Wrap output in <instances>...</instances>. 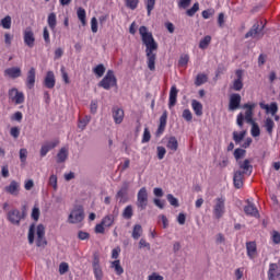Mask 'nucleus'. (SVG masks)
Wrapping results in <instances>:
<instances>
[{
    "instance_id": "393cba45",
    "label": "nucleus",
    "mask_w": 280,
    "mask_h": 280,
    "mask_svg": "<svg viewBox=\"0 0 280 280\" xmlns=\"http://www.w3.org/2000/svg\"><path fill=\"white\" fill-rule=\"evenodd\" d=\"M166 126H167V113H164L160 117V125H159L158 130L155 132L156 137H161V135H163V132H165Z\"/></svg>"
},
{
    "instance_id": "412c9836",
    "label": "nucleus",
    "mask_w": 280,
    "mask_h": 280,
    "mask_svg": "<svg viewBox=\"0 0 280 280\" xmlns=\"http://www.w3.org/2000/svg\"><path fill=\"white\" fill-rule=\"evenodd\" d=\"M58 143H60V141L55 140L43 144L40 148V156H47L48 152H50V150H54V148H56Z\"/></svg>"
},
{
    "instance_id": "49530a36",
    "label": "nucleus",
    "mask_w": 280,
    "mask_h": 280,
    "mask_svg": "<svg viewBox=\"0 0 280 280\" xmlns=\"http://www.w3.org/2000/svg\"><path fill=\"white\" fill-rule=\"evenodd\" d=\"M200 10V4L196 2L190 9L186 11L187 16H194Z\"/></svg>"
},
{
    "instance_id": "e2e57ef3",
    "label": "nucleus",
    "mask_w": 280,
    "mask_h": 280,
    "mask_svg": "<svg viewBox=\"0 0 280 280\" xmlns=\"http://www.w3.org/2000/svg\"><path fill=\"white\" fill-rule=\"evenodd\" d=\"M43 38H44L46 45H49V43H51V38L49 37V30L47 28V26L44 27Z\"/></svg>"
},
{
    "instance_id": "e433bc0d",
    "label": "nucleus",
    "mask_w": 280,
    "mask_h": 280,
    "mask_svg": "<svg viewBox=\"0 0 280 280\" xmlns=\"http://www.w3.org/2000/svg\"><path fill=\"white\" fill-rule=\"evenodd\" d=\"M0 25L3 27V30H10V27H12V18L10 15L4 16L0 21Z\"/></svg>"
},
{
    "instance_id": "69168bd1",
    "label": "nucleus",
    "mask_w": 280,
    "mask_h": 280,
    "mask_svg": "<svg viewBox=\"0 0 280 280\" xmlns=\"http://www.w3.org/2000/svg\"><path fill=\"white\" fill-rule=\"evenodd\" d=\"M20 161L25 163L27 161V149H20Z\"/></svg>"
},
{
    "instance_id": "4be33fe9",
    "label": "nucleus",
    "mask_w": 280,
    "mask_h": 280,
    "mask_svg": "<svg viewBox=\"0 0 280 280\" xmlns=\"http://www.w3.org/2000/svg\"><path fill=\"white\" fill-rule=\"evenodd\" d=\"M244 212L247 215H250V218H259V210H257V207H255V203H252L249 201L244 207Z\"/></svg>"
},
{
    "instance_id": "5701e85b",
    "label": "nucleus",
    "mask_w": 280,
    "mask_h": 280,
    "mask_svg": "<svg viewBox=\"0 0 280 280\" xmlns=\"http://www.w3.org/2000/svg\"><path fill=\"white\" fill-rule=\"evenodd\" d=\"M177 97L178 89L176 88V85H172L168 96V108H173V106H176Z\"/></svg>"
},
{
    "instance_id": "f8f14e48",
    "label": "nucleus",
    "mask_w": 280,
    "mask_h": 280,
    "mask_svg": "<svg viewBox=\"0 0 280 280\" xmlns=\"http://www.w3.org/2000/svg\"><path fill=\"white\" fill-rule=\"evenodd\" d=\"M236 79L233 81L232 89L233 91H242L244 89V71L236 70L235 71Z\"/></svg>"
},
{
    "instance_id": "9b49d317",
    "label": "nucleus",
    "mask_w": 280,
    "mask_h": 280,
    "mask_svg": "<svg viewBox=\"0 0 280 280\" xmlns=\"http://www.w3.org/2000/svg\"><path fill=\"white\" fill-rule=\"evenodd\" d=\"M36 246H47V240H45V225L39 224L36 229Z\"/></svg>"
},
{
    "instance_id": "c756f323",
    "label": "nucleus",
    "mask_w": 280,
    "mask_h": 280,
    "mask_svg": "<svg viewBox=\"0 0 280 280\" xmlns=\"http://www.w3.org/2000/svg\"><path fill=\"white\" fill-rule=\"evenodd\" d=\"M166 148L172 152H176L178 150V140L176 139V137L172 136L168 138Z\"/></svg>"
},
{
    "instance_id": "6ab92c4d",
    "label": "nucleus",
    "mask_w": 280,
    "mask_h": 280,
    "mask_svg": "<svg viewBox=\"0 0 280 280\" xmlns=\"http://www.w3.org/2000/svg\"><path fill=\"white\" fill-rule=\"evenodd\" d=\"M233 183L235 189H242L244 187V173L242 171L234 172Z\"/></svg>"
},
{
    "instance_id": "a211bd4d",
    "label": "nucleus",
    "mask_w": 280,
    "mask_h": 280,
    "mask_svg": "<svg viewBox=\"0 0 280 280\" xmlns=\"http://www.w3.org/2000/svg\"><path fill=\"white\" fill-rule=\"evenodd\" d=\"M44 86L46 89H54V86H56V74H54V71H48L46 73L44 79Z\"/></svg>"
},
{
    "instance_id": "39448f33",
    "label": "nucleus",
    "mask_w": 280,
    "mask_h": 280,
    "mask_svg": "<svg viewBox=\"0 0 280 280\" xmlns=\"http://www.w3.org/2000/svg\"><path fill=\"white\" fill-rule=\"evenodd\" d=\"M226 198L219 197L214 199L213 215L217 220H220L226 211Z\"/></svg>"
},
{
    "instance_id": "864d4df0",
    "label": "nucleus",
    "mask_w": 280,
    "mask_h": 280,
    "mask_svg": "<svg viewBox=\"0 0 280 280\" xmlns=\"http://www.w3.org/2000/svg\"><path fill=\"white\" fill-rule=\"evenodd\" d=\"M156 150L159 161H163V159H165V154H167V150H165V147H158Z\"/></svg>"
},
{
    "instance_id": "aec40b11",
    "label": "nucleus",
    "mask_w": 280,
    "mask_h": 280,
    "mask_svg": "<svg viewBox=\"0 0 280 280\" xmlns=\"http://www.w3.org/2000/svg\"><path fill=\"white\" fill-rule=\"evenodd\" d=\"M4 75L7 78H11L12 80H16V78H21L22 72L21 68L19 67H12L4 70Z\"/></svg>"
},
{
    "instance_id": "4d7b16f0",
    "label": "nucleus",
    "mask_w": 280,
    "mask_h": 280,
    "mask_svg": "<svg viewBox=\"0 0 280 280\" xmlns=\"http://www.w3.org/2000/svg\"><path fill=\"white\" fill-rule=\"evenodd\" d=\"M31 218L35 220V222H38V219L40 218V209L38 207L33 208Z\"/></svg>"
},
{
    "instance_id": "4468645a",
    "label": "nucleus",
    "mask_w": 280,
    "mask_h": 280,
    "mask_svg": "<svg viewBox=\"0 0 280 280\" xmlns=\"http://www.w3.org/2000/svg\"><path fill=\"white\" fill-rule=\"evenodd\" d=\"M25 84L27 89H34L36 84V68H31L27 71Z\"/></svg>"
},
{
    "instance_id": "ea45409f",
    "label": "nucleus",
    "mask_w": 280,
    "mask_h": 280,
    "mask_svg": "<svg viewBox=\"0 0 280 280\" xmlns=\"http://www.w3.org/2000/svg\"><path fill=\"white\" fill-rule=\"evenodd\" d=\"M265 128L268 135H272V130H275V120H272V118H267L265 120Z\"/></svg>"
},
{
    "instance_id": "58836bf2",
    "label": "nucleus",
    "mask_w": 280,
    "mask_h": 280,
    "mask_svg": "<svg viewBox=\"0 0 280 280\" xmlns=\"http://www.w3.org/2000/svg\"><path fill=\"white\" fill-rule=\"evenodd\" d=\"M244 137H246V131H241V132L234 131L233 132V141L235 143H242V141H244Z\"/></svg>"
},
{
    "instance_id": "f3484780",
    "label": "nucleus",
    "mask_w": 280,
    "mask_h": 280,
    "mask_svg": "<svg viewBox=\"0 0 280 280\" xmlns=\"http://www.w3.org/2000/svg\"><path fill=\"white\" fill-rule=\"evenodd\" d=\"M246 252L248 259H255L257 257V243L255 241L247 242Z\"/></svg>"
},
{
    "instance_id": "603ef678",
    "label": "nucleus",
    "mask_w": 280,
    "mask_h": 280,
    "mask_svg": "<svg viewBox=\"0 0 280 280\" xmlns=\"http://www.w3.org/2000/svg\"><path fill=\"white\" fill-rule=\"evenodd\" d=\"M166 198H167V201L170 202V205L172 206V207H179V203H178V199L176 198V197H174V195H172V194H168L167 196H166Z\"/></svg>"
},
{
    "instance_id": "f257e3e1",
    "label": "nucleus",
    "mask_w": 280,
    "mask_h": 280,
    "mask_svg": "<svg viewBox=\"0 0 280 280\" xmlns=\"http://www.w3.org/2000/svg\"><path fill=\"white\" fill-rule=\"evenodd\" d=\"M139 34L145 47L147 67L150 71H156V51H159V44L154 40V36L145 26L139 27Z\"/></svg>"
},
{
    "instance_id": "338daca9",
    "label": "nucleus",
    "mask_w": 280,
    "mask_h": 280,
    "mask_svg": "<svg viewBox=\"0 0 280 280\" xmlns=\"http://www.w3.org/2000/svg\"><path fill=\"white\" fill-rule=\"evenodd\" d=\"M271 238L273 244H280V233L278 231L272 232Z\"/></svg>"
},
{
    "instance_id": "b1692460",
    "label": "nucleus",
    "mask_w": 280,
    "mask_h": 280,
    "mask_svg": "<svg viewBox=\"0 0 280 280\" xmlns=\"http://www.w3.org/2000/svg\"><path fill=\"white\" fill-rule=\"evenodd\" d=\"M112 113H113V119L115 124L119 125L124 121L125 113L122 108L114 107L112 109Z\"/></svg>"
},
{
    "instance_id": "1a4fd4ad",
    "label": "nucleus",
    "mask_w": 280,
    "mask_h": 280,
    "mask_svg": "<svg viewBox=\"0 0 280 280\" xmlns=\"http://www.w3.org/2000/svg\"><path fill=\"white\" fill-rule=\"evenodd\" d=\"M23 40L26 47L33 49L34 45L36 44V36L34 35L32 27L28 26L23 31Z\"/></svg>"
},
{
    "instance_id": "2f4dec72",
    "label": "nucleus",
    "mask_w": 280,
    "mask_h": 280,
    "mask_svg": "<svg viewBox=\"0 0 280 280\" xmlns=\"http://www.w3.org/2000/svg\"><path fill=\"white\" fill-rule=\"evenodd\" d=\"M69 159V150L61 148L57 154V163H65Z\"/></svg>"
},
{
    "instance_id": "423d86ee",
    "label": "nucleus",
    "mask_w": 280,
    "mask_h": 280,
    "mask_svg": "<svg viewBox=\"0 0 280 280\" xmlns=\"http://www.w3.org/2000/svg\"><path fill=\"white\" fill-rule=\"evenodd\" d=\"M8 95H9L10 102L15 104V106L25 104V93L19 91V89L16 88L10 89L8 92Z\"/></svg>"
},
{
    "instance_id": "13d9d810",
    "label": "nucleus",
    "mask_w": 280,
    "mask_h": 280,
    "mask_svg": "<svg viewBox=\"0 0 280 280\" xmlns=\"http://www.w3.org/2000/svg\"><path fill=\"white\" fill-rule=\"evenodd\" d=\"M244 267H240L237 269H235L234 271V277H235V280H242L244 278Z\"/></svg>"
},
{
    "instance_id": "bf43d9fd",
    "label": "nucleus",
    "mask_w": 280,
    "mask_h": 280,
    "mask_svg": "<svg viewBox=\"0 0 280 280\" xmlns=\"http://www.w3.org/2000/svg\"><path fill=\"white\" fill-rule=\"evenodd\" d=\"M150 139H152V136L150 135V129L144 128L143 136H142V143H149Z\"/></svg>"
},
{
    "instance_id": "680f3d73",
    "label": "nucleus",
    "mask_w": 280,
    "mask_h": 280,
    "mask_svg": "<svg viewBox=\"0 0 280 280\" xmlns=\"http://www.w3.org/2000/svg\"><path fill=\"white\" fill-rule=\"evenodd\" d=\"M182 117L186 120V121H191V119H194V115L191 114V110L189 109H184Z\"/></svg>"
},
{
    "instance_id": "dca6fc26",
    "label": "nucleus",
    "mask_w": 280,
    "mask_h": 280,
    "mask_svg": "<svg viewBox=\"0 0 280 280\" xmlns=\"http://www.w3.org/2000/svg\"><path fill=\"white\" fill-rule=\"evenodd\" d=\"M267 277H268V280H277V279H279L280 270H279V266L277 264L271 262L269 265Z\"/></svg>"
},
{
    "instance_id": "c9c22d12",
    "label": "nucleus",
    "mask_w": 280,
    "mask_h": 280,
    "mask_svg": "<svg viewBox=\"0 0 280 280\" xmlns=\"http://www.w3.org/2000/svg\"><path fill=\"white\" fill-rule=\"evenodd\" d=\"M77 16L84 27L86 25V10L79 8L77 11Z\"/></svg>"
},
{
    "instance_id": "4c0bfd02",
    "label": "nucleus",
    "mask_w": 280,
    "mask_h": 280,
    "mask_svg": "<svg viewBox=\"0 0 280 280\" xmlns=\"http://www.w3.org/2000/svg\"><path fill=\"white\" fill-rule=\"evenodd\" d=\"M211 45V35L205 36L200 42H199V49H207Z\"/></svg>"
},
{
    "instance_id": "79ce46f5",
    "label": "nucleus",
    "mask_w": 280,
    "mask_h": 280,
    "mask_svg": "<svg viewBox=\"0 0 280 280\" xmlns=\"http://www.w3.org/2000/svg\"><path fill=\"white\" fill-rule=\"evenodd\" d=\"M133 215L132 206H127L122 211V218L125 220H130Z\"/></svg>"
},
{
    "instance_id": "3c124183",
    "label": "nucleus",
    "mask_w": 280,
    "mask_h": 280,
    "mask_svg": "<svg viewBox=\"0 0 280 280\" xmlns=\"http://www.w3.org/2000/svg\"><path fill=\"white\" fill-rule=\"evenodd\" d=\"M48 185H50V187H52L56 191V189H58V176L50 175L49 180H48Z\"/></svg>"
},
{
    "instance_id": "473e14b6",
    "label": "nucleus",
    "mask_w": 280,
    "mask_h": 280,
    "mask_svg": "<svg viewBox=\"0 0 280 280\" xmlns=\"http://www.w3.org/2000/svg\"><path fill=\"white\" fill-rule=\"evenodd\" d=\"M191 106L195 115H197V117H202V103L194 100Z\"/></svg>"
},
{
    "instance_id": "c03bdc74",
    "label": "nucleus",
    "mask_w": 280,
    "mask_h": 280,
    "mask_svg": "<svg viewBox=\"0 0 280 280\" xmlns=\"http://www.w3.org/2000/svg\"><path fill=\"white\" fill-rule=\"evenodd\" d=\"M145 5L148 16H150V14H152V10H154V5H156V0H145Z\"/></svg>"
},
{
    "instance_id": "72a5a7b5",
    "label": "nucleus",
    "mask_w": 280,
    "mask_h": 280,
    "mask_svg": "<svg viewBox=\"0 0 280 280\" xmlns=\"http://www.w3.org/2000/svg\"><path fill=\"white\" fill-rule=\"evenodd\" d=\"M208 80H209V77H207V74H205V73H199V74H197V77H196L195 85H196V86H202V84H206V82H208Z\"/></svg>"
},
{
    "instance_id": "20e7f679",
    "label": "nucleus",
    "mask_w": 280,
    "mask_h": 280,
    "mask_svg": "<svg viewBox=\"0 0 280 280\" xmlns=\"http://www.w3.org/2000/svg\"><path fill=\"white\" fill-rule=\"evenodd\" d=\"M264 22H256L252 28L245 34V38H256V40H261L264 38Z\"/></svg>"
},
{
    "instance_id": "bb28decb",
    "label": "nucleus",
    "mask_w": 280,
    "mask_h": 280,
    "mask_svg": "<svg viewBox=\"0 0 280 280\" xmlns=\"http://www.w3.org/2000/svg\"><path fill=\"white\" fill-rule=\"evenodd\" d=\"M261 108H264L265 110H267V113H270V115H277V113H279V105L277 104V102H272L270 103V105H260Z\"/></svg>"
},
{
    "instance_id": "6e6d98bb",
    "label": "nucleus",
    "mask_w": 280,
    "mask_h": 280,
    "mask_svg": "<svg viewBox=\"0 0 280 280\" xmlns=\"http://www.w3.org/2000/svg\"><path fill=\"white\" fill-rule=\"evenodd\" d=\"M125 1H126L127 8H129L130 10H137L139 5V0H125Z\"/></svg>"
},
{
    "instance_id": "774afa93",
    "label": "nucleus",
    "mask_w": 280,
    "mask_h": 280,
    "mask_svg": "<svg viewBox=\"0 0 280 280\" xmlns=\"http://www.w3.org/2000/svg\"><path fill=\"white\" fill-rule=\"evenodd\" d=\"M163 279H164L163 276H161V275H159L156 272H153L152 275H150L148 277V280H163Z\"/></svg>"
},
{
    "instance_id": "37998d69",
    "label": "nucleus",
    "mask_w": 280,
    "mask_h": 280,
    "mask_svg": "<svg viewBox=\"0 0 280 280\" xmlns=\"http://www.w3.org/2000/svg\"><path fill=\"white\" fill-rule=\"evenodd\" d=\"M35 235H36V225L32 224L28 230V244H34Z\"/></svg>"
},
{
    "instance_id": "f03ea898",
    "label": "nucleus",
    "mask_w": 280,
    "mask_h": 280,
    "mask_svg": "<svg viewBox=\"0 0 280 280\" xmlns=\"http://www.w3.org/2000/svg\"><path fill=\"white\" fill-rule=\"evenodd\" d=\"M257 104L255 103H246L243 105V108H245V117L244 114L240 113L236 117V124L240 128H244V120L247 124H255V120H253V110H255V107Z\"/></svg>"
},
{
    "instance_id": "a878e982",
    "label": "nucleus",
    "mask_w": 280,
    "mask_h": 280,
    "mask_svg": "<svg viewBox=\"0 0 280 280\" xmlns=\"http://www.w3.org/2000/svg\"><path fill=\"white\" fill-rule=\"evenodd\" d=\"M240 170H243V174H253V165H250V160H245L244 162H240Z\"/></svg>"
},
{
    "instance_id": "052dcab7",
    "label": "nucleus",
    "mask_w": 280,
    "mask_h": 280,
    "mask_svg": "<svg viewBox=\"0 0 280 280\" xmlns=\"http://www.w3.org/2000/svg\"><path fill=\"white\" fill-rule=\"evenodd\" d=\"M213 14H215V10L208 9V10L202 11L201 16H202V19H211V16H213Z\"/></svg>"
},
{
    "instance_id": "5fc2aeb1",
    "label": "nucleus",
    "mask_w": 280,
    "mask_h": 280,
    "mask_svg": "<svg viewBox=\"0 0 280 280\" xmlns=\"http://www.w3.org/2000/svg\"><path fill=\"white\" fill-rule=\"evenodd\" d=\"M188 63H189V55H182L178 60L179 67H187Z\"/></svg>"
},
{
    "instance_id": "7c9ffc66",
    "label": "nucleus",
    "mask_w": 280,
    "mask_h": 280,
    "mask_svg": "<svg viewBox=\"0 0 280 280\" xmlns=\"http://www.w3.org/2000/svg\"><path fill=\"white\" fill-rule=\"evenodd\" d=\"M101 223L105 226V229H110L113 224H115V215L114 214H107L105 215Z\"/></svg>"
},
{
    "instance_id": "2eb2a0df",
    "label": "nucleus",
    "mask_w": 280,
    "mask_h": 280,
    "mask_svg": "<svg viewBox=\"0 0 280 280\" xmlns=\"http://www.w3.org/2000/svg\"><path fill=\"white\" fill-rule=\"evenodd\" d=\"M242 104V95L234 93L230 96L229 110H237Z\"/></svg>"
},
{
    "instance_id": "cd10ccee",
    "label": "nucleus",
    "mask_w": 280,
    "mask_h": 280,
    "mask_svg": "<svg viewBox=\"0 0 280 280\" xmlns=\"http://www.w3.org/2000/svg\"><path fill=\"white\" fill-rule=\"evenodd\" d=\"M109 268L118 275V277H121V273L124 272V267H121V260H114L110 262Z\"/></svg>"
},
{
    "instance_id": "c85d7f7f",
    "label": "nucleus",
    "mask_w": 280,
    "mask_h": 280,
    "mask_svg": "<svg viewBox=\"0 0 280 280\" xmlns=\"http://www.w3.org/2000/svg\"><path fill=\"white\" fill-rule=\"evenodd\" d=\"M47 24L51 32H56V25H58V20L56 18V13H49L47 18Z\"/></svg>"
},
{
    "instance_id": "6e6552de",
    "label": "nucleus",
    "mask_w": 280,
    "mask_h": 280,
    "mask_svg": "<svg viewBox=\"0 0 280 280\" xmlns=\"http://www.w3.org/2000/svg\"><path fill=\"white\" fill-rule=\"evenodd\" d=\"M82 220H84V209L82 207L74 208L68 217L70 224H79Z\"/></svg>"
},
{
    "instance_id": "a19ab883",
    "label": "nucleus",
    "mask_w": 280,
    "mask_h": 280,
    "mask_svg": "<svg viewBox=\"0 0 280 280\" xmlns=\"http://www.w3.org/2000/svg\"><path fill=\"white\" fill-rule=\"evenodd\" d=\"M93 72L95 73V75H97V78H102L104 73H106V68L104 67V65L100 63L93 69Z\"/></svg>"
},
{
    "instance_id": "9d476101",
    "label": "nucleus",
    "mask_w": 280,
    "mask_h": 280,
    "mask_svg": "<svg viewBox=\"0 0 280 280\" xmlns=\"http://www.w3.org/2000/svg\"><path fill=\"white\" fill-rule=\"evenodd\" d=\"M7 220H9L11 224H15V226H19V224H21V220H23V214L21 213V210L13 209L8 212Z\"/></svg>"
},
{
    "instance_id": "ddd939ff",
    "label": "nucleus",
    "mask_w": 280,
    "mask_h": 280,
    "mask_svg": "<svg viewBox=\"0 0 280 280\" xmlns=\"http://www.w3.org/2000/svg\"><path fill=\"white\" fill-rule=\"evenodd\" d=\"M4 191L10 196H19L21 194V183L11 180L8 186L4 187Z\"/></svg>"
},
{
    "instance_id": "0eeeda50",
    "label": "nucleus",
    "mask_w": 280,
    "mask_h": 280,
    "mask_svg": "<svg viewBox=\"0 0 280 280\" xmlns=\"http://www.w3.org/2000/svg\"><path fill=\"white\" fill-rule=\"evenodd\" d=\"M137 207L140 209V211H145L148 209V188L142 187L138 191L137 195Z\"/></svg>"
},
{
    "instance_id": "a18cd8bd",
    "label": "nucleus",
    "mask_w": 280,
    "mask_h": 280,
    "mask_svg": "<svg viewBox=\"0 0 280 280\" xmlns=\"http://www.w3.org/2000/svg\"><path fill=\"white\" fill-rule=\"evenodd\" d=\"M250 135L252 137H259V135H261V129H259V125H257V122L252 124Z\"/></svg>"
},
{
    "instance_id": "7ed1b4c3",
    "label": "nucleus",
    "mask_w": 280,
    "mask_h": 280,
    "mask_svg": "<svg viewBox=\"0 0 280 280\" xmlns=\"http://www.w3.org/2000/svg\"><path fill=\"white\" fill-rule=\"evenodd\" d=\"M98 86L105 91H110L113 86H117V77H115V71L108 70L105 77L100 81Z\"/></svg>"
},
{
    "instance_id": "f704fd0d",
    "label": "nucleus",
    "mask_w": 280,
    "mask_h": 280,
    "mask_svg": "<svg viewBox=\"0 0 280 280\" xmlns=\"http://www.w3.org/2000/svg\"><path fill=\"white\" fill-rule=\"evenodd\" d=\"M141 235H143V228L141 226V224H136V225L133 226L131 236H132L135 240H139V237H141Z\"/></svg>"
},
{
    "instance_id": "09e8293b",
    "label": "nucleus",
    "mask_w": 280,
    "mask_h": 280,
    "mask_svg": "<svg viewBox=\"0 0 280 280\" xmlns=\"http://www.w3.org/2000/svg\"><path fill=\"white\" fill-rule=\"evenodd\" d=\"M93 272L96 280L104 279V272L102 271V267H93Z\"/></svg>"
},
{
    "instance_id": "0e129e2a",
    "label": "nucleus",
    "mask_w": 280,
    "mask_h": 280,
    "mask_svg": "<svg viewBox=\"0 0 280 280\" xmlns=\"http://www.w3.org/2000/svg\"><path fill=\"white\" fill-rule=\"evenodd\" d=\"M244 154H246V150L244 149H235L234 151V158L236 159V161H240V159H242Z\"/></svg>"
},
{
    "instance_id": "8fccbe9b",
    "label": "nucleus",
    "mask_w": 280,
    "mask_h": 280,
    "mask_svg": "<svg viewBox=\"0 0 280 280\" xmlns=\"http://www.w3.org/2000/svg\"><path fill=\"white\" fill-rule=\"evenodd\" d=\"M127 194H128V186H125L120 190H118L116 198H120V202H124V198H126Z\"/></svg>"
},
{
    "instance_id": "de8ad7c7",
    "label": "nucleus",
    "mask_w": 280,
    "mask_h": 280,
    "mask_svg": "<svg viewBox=\"0 0 280 280\" xmlns=\"http://www.w3.org/2000/svg\"><path fill=\"white\" fill-rule=\"evenodd\" d=\"M90 122L91 116H85L84 118L79 120V128H81V130H84Z\"/></svg>"
}]
</instances>
